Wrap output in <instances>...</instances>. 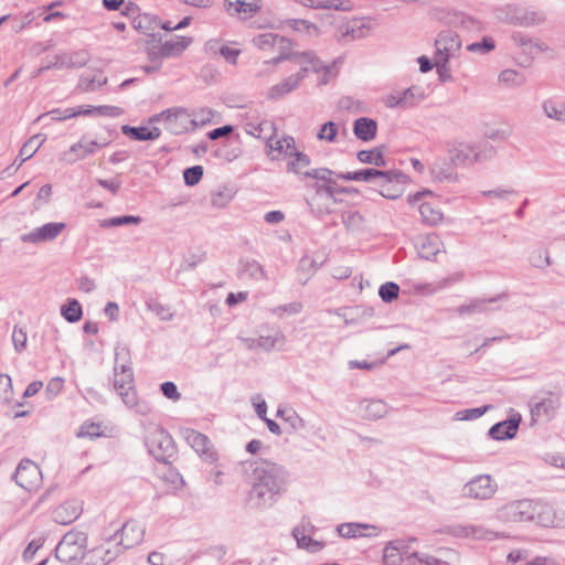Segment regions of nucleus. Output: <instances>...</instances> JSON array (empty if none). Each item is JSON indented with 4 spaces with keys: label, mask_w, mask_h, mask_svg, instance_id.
<instances>
[{
    "label": "nucleus",
    "mask_w": 565,
    "mask_h": 565,
    "mask_svg": "<svg viewBox=\"0 0 565 565\" xmlns=\"http://www.w3.org/2000/svg\"><path fill=\"white\" fill-rule=\"evenodd\" d=\"M249 503L257 509L271 507L287 484V471L276 462L258 459L250 463Z\"/></svg>",
    "instance_id": "f257e3e1"
},
{
    "label": "nucleus",
    "mask_w": 565,
    "mask_h": 565,
    "mask_svg": "<svg viewBox=\"0 0 565 565\" xmlns=\"http://www.w3.org/2000/svg\"><path fill=\"white\" fill-rule=\"evenodd\" d=\"M338 174L339 173H335L334 171L329 170L327 168L312 169L303 172L305 177L318 181L312 186L315 189V195L308 202L311 211L317 215H324L330 213V204L327 203L324 206H320L319 201L323 200L324 198L328 199L329 201H333L334 194L340 192V190H338L335 186L337 181L333 178H338ZM341 192L343 191L341 190Z\"/></svg>",
    "instance_id": "f03ea898"
},
{
    "label": "nucleus",
    "mask_w": 565,
    "mask_h": 565,
    "mask_svg": "<svg viewBox=\"0 0 565 565\" xmlns=\"http://www.w3.org/2000/svg\"><path fill=\"white\" fill-rule=\"evenodd\" d=\"M114 387L120 395L124 404L137 414L148 415L151 406L143 399H139L134 386V374L130 366L122 364L120 371L114 367Z\"/></svg>",
    "instance_id": "7ed1b4c3"
},
{
    "label": "nucleus",
    "mask_w": 565,
    "mask_h": 565,
    "mask_svg": "<svg viewBox=\"0 0 565 565\" xmlns=\"http://www.w3.org/2000/svg\"><path fill=\"white\" fill-rule=\"evenodd\" d=\"M452 166H471L492 158L495 149L491 145H470L467 142H450L447 148Z\"/></svg>",
    "instance_id": "20e7f679"
},
{
    "label": "nucleus",
    "mask_w": 565,
    "mask_h": 565,
    "mask_svg": "<svg viewBox=\"0 0 565 565\" xmlns=\"http://www.w3.org/2000/svg\"><path fill=\"white\" fill-rule=\"evenodd\" d=\"M86 546V533L81 531H70L62 537L55 547V556L65 564H71L77 559L83 561Z\"/></svg>",
    "instance_id": "39448f33"
},
{
    "label": "nucleus",
    "mask_w": 565,
    "mask_h": 565,
    "mask_svg": "<svg viewBox=\"0 0 565 565\" xmlns=\"http://www.w3.org/2000/svg\"><path fill=\"white\" fill-rule=\"evenodd\" d=\"M561 406V394L546 391L530 401L532 422H548Z\"/></svg>",
    "instance_id": "423d86ee"
},
{
    "label": "nucleus",
    "mask_w": 565,
    "mask_h": 565,
    "mask_svg": "<svg viewBox=\"0 0 565 565\" xmlns=\"http://www.w3.org/2000/svg\"><path fill=\"white\" fill-rule=\"evenodd\" d=\"M537 502L529 499L515 500L498 511V518L505 522H527L535 519Z\"/></svg>",
    "instance_id": "0eeeda50"
},
{
    "label": "nucleus",
    "mask_w": 565,
    "mask_h": 565,
    "mask_svg": "<svg viewBox=\"0 0 565 565\" xmlns=\"http://www.w3.org/2000/svg\"><path fill=\"white\" fill-rule=\"evenodd\" d=\"M145 529L136 521H128L114 534L107 535V543L118 546L121 552L142 542Z\"/></svg>",
    "instance_id": "6e6552de"
},
{
    "label": "nucleus",
    "mask_w": 565,
    "mask_h": 565,
    "mask_svg": "<svg viewBox=\"0 0 565 565\" xmlns=\"http://www.w3.org/2000/svg\"><path fill=\"white\" fill-rule=\"evenodd\" d=\"M151 121L163 122L166 129L173 135H181L192 129L191 115L185 108L181 107L163 110L160 114L153 116Z\"/></svg>",
    "instance_id": "1a4fd4ad"
},
{
    "label": "nucleus",
    "mask_w": 565,
    "mask_h": 565,
    "mask_svg": "<svg viewBox=\"0 0 565 565\" xmlns=\"http://www.w3.org/2000/svg\"><path fill=\"white\" fill-rule=\"evenodd\" d=\"M497 491V483L490 475H479L463 484L461 495L475 500H488Z\"/></svg>",
    "instance_id": "9d476101"
},
{
    "label": "nucleus",
    "mask_w": 565,
    "mask_h": 565,
    "mask_svg": "<svg viewBox=\"0 0 565 565\" xmlns=\"http://www.w3.org/2000/svg\"><path fill=\"white\" fill-rule=\"evenodd\" d=\"M435 61L449 62L450 58L457 56L461 49V41L457 34L451 31L439 33L435 40Z\"/></svg>",
    "instance_id": "9b49d317"
},
{
    "label": "nucleus",
    "mask_w": 565,
    "mask_h": 565,
    "mask_svg": "<svg viewBox=\"0 0 565 565\" xmlns=\"http://www.w3.org/2000/svg\"><path fill=\"white\" fill-rule=\"evenodd\" d=\"M15 482L26 491L38 489L42 480L40 468L33 461L25 459L22 460L14 475Z\"/></svg>",
    "instance_id": "f8f14e48"
},
{
    "label": "nucleus",
    "mask_w": 565,
    "mask_h": 565,
    "mask_svg": "<svg viewBox=\"0 0 565 565\" xmlns=\"http://www.w3.org/2000/svg\"><path fill=\"white\" fill-rule=\"evenodd\" d=\"M66 227L63 222H51L35 227L29 233L21 235V241L28 244H42L54 241Z\"/></svg>",
    "instance_id": "ddd939ff"
},
{
    "label": "nucleus",
    "mask_w": 565,
    "mask_h": 565,
    "mask_svg": "<svg viewBox=\"0 0 565 565\" xmlns=\"http://www.w3.org/2000/svg\"><path fill=\"white\" fill-rule=\"evenodd\" d=\"M375 25V20L371 18L352 19L348 21L344 26L340 28L341 35L339 41L343 42L347 41V39L352 41L364 39L370 35Z\"/></svg>",
    "instance_id": "4468645a"
},
{
    "label": "nucleus",
    "mask_w": 565,
    "mask_h": 565,
    "mask_svg": "<svg viewBox=\"0 0 565 565\" xmlns=\"http://www.w3.org/2000/svg\"><path fill=\"white\" fill-rule=\"evenodd\" d=\"M429 14L433 19L455 28L471 30L477 25V22L471 17L445 8H431Z\"/></svg>",
    "instance_id": "2eb2a0df"
},
{
    "label": "nucleus",
    "mask_w": 565,
    "mask_h": 565,
    "mask_svg": "<svg viewBox=\"0 0 565 565\" xmlns=\"http://www.w3.org/2000/svg\"><path fill=\"white\" fill-rule=\"evenodd\" d=\"M119 554H121V548L113 546V543L108 544L107 536H105L103 544L85 552L83 562L84 565H107Z\"/></svg>",
    "instance_id": "dca6fc26"
},
{
    "label": "nucleus",
    "mask_w": 565,
    "mask_h": 565,
    "mask_svg": "<svg viewBox=\"0 0 565 565\" xmlns=\"http://www.w3.org/2000/svg\"><path fill=\"white\" fill-rule=\"evenodd\" d=\"M316 527L310 522H301L292 530V536L297 542L299 548L306 550L310 553H317L324 547L322 541L312 539Z\"/></svg>",
    "instance_id": "f3484780"
},
{
    "label": "nucleus",
    "mask_w": 565,
    "mask_h": 565,
    "mask_svg": "<svg viewBox=\"0 0 565 565\" xmlns=\"http://www.w3.org/2000/svg\"><path fill=\"white\" fill-rule=\"evenodd\" d=\"M186 443L195 450V452L207 461H215L217 455L213 449L210 439L191 428H186L183 433Z\"/></svg>",
    "instance_id": "a211bd4d"
},
{
    "label": "nucleus",
    "mask_w": 565,
    "mask_h": 565,
    "mask_svg": "<svg viewBox=\"0 0 565 565\" xmlns=\"http://www.w3.org/2000/svg\"><path fill=\"white\" fill-rule=\"evenodd\" d=\"M262 8L260 0H224L223 9L231 17L248 19Z\"/></svg>",
    "instance_id": "6ab92c4d"
},
{
    "label": "nucleus",
    "mask_w": 565,
    "mask_h": 565,
    "mask_svg": "<svg viewBox=\"0 0 565 565\" xmlns=\"http://www.w3.org/2000/svg\"><path fill=\"white\" fill-rule=\"evenodd\" d=\"M447 533L458 537H472L476 540L492 541L498 539L499 533L481 525H454L448 527Z\"/></svg>",
    "instance_id": "aec40b11"
},
{
    "label": "nucleus",
    "mask_w": 565,
    "mask_h": 565,
    "mask_svg": "<svg viewBox=\"0 0 565 565\" xmlns=\"http://www.w3.org/2000/svg\"><path fill=\"white\" fill-rule=\"evenodd\" d=\"M267 156L271 160H279L282 157H291L296 153V142L291 136H285L280 139L274 140L271 136L266 140Z\"/></svg>",
    "instance_id": "412c9836"
},
{
    "label": "nucleus",
    "mask_w": 565,
    "mask_h": 565,
    "mask_svg": "<svg viewBox=\"0 0 565 565\" xmlns=\"http://www.w3.org/2000/svg\"><path fill=\"white\" fill-rule=\"evenodd\" d=\"M106 146V143H98L96 141H78L70 147V149L63 153L61 160L67 163H74L78 160H83L86 157L94 154L97 149Z\"/></svg>",
    "instance_id": "4be33fe9"
},
{
    "label": "nucleus",
    "mask_w": 565,
    "mask_h": 565,
    "mask_svg": "<svg viewBox=\"0 0 565 565\" xmlns=\"http://www.w3.org/2000/svg\"><path fill=\"white\" fill-rule=\"evenodd\" d=\"M302 81L303 72H297L286 77L280 83L269 87L266 93V97L271 100L279 99L286 96L287 94H290L291 92L296 90L300 86V83Z\"/></svg>",
    "instance_id": "5701e85b"
},
{
    "label": "nucleus",
    "mask_w": 565,
    "mask_h": 565,
    "mask_svg": "<svg viewBox=\"0 0 565 565\" xmlns=\"http://www.w3.org/2000/svg\"><path fill=\"white\" fill-rule=\"evenodd\" d=\"M249 350L260 349L263 351H270L277 347H282L286 342V337L282 331L277 330L273 335H260L258 338H248L243 340Z\"/></svg>",
    "instance_id": "b1692460"
},
{
    "label": "nucleus",
    "mask_w": 565,
    "mask_h": 565,
    "mask_svg": "<svg viewBox=\"0 0 565 565\" xmlns=\"http://www.w3.org/2000/svg\"><path fill=\"white\" fill-rule=\"evenodd\" d=\"M520 423L521 416L516 414L507 420L494 424L488 434L495 440L512 439L518 433Z\"/></svg>",
    "instance_id": "393cba45"
},
{
    "label": "nucleus",
    "mask_w": 565,
    "mask_h": 565,
    "mask_svg": "<svg viewBox=\"0 0 565 565\" xmlns=\"http://www.w3.org/2000/svg\"><path fill=\"white\" fill-rule=\"evenodd\" d=\"M82 511V505L77 501H66L54 510L53 520L58 524L66 525L77 520Z\"/></svg>",
    "instance_id": "a878e982"
},
{
    "label": "nucleus",
    "mask_w": 565,
    "mask_h": 565,
    "mask_svg": "<svg viewBox=\"0 0 565 565\" xmlns=\"http://www.w3.org/2000/svg\"><path fill=\"white\" fill-rule=\"evenodd\" d=\"M533 521L545 527H558L564 523V519L559 516L551 505L539 502L535 519Z\"/></svg>",
    "instance_id": "bb28decb"
},
{
    "label": "nucleus",
    "mask_w": 565,
    "mask_h": 565,
    "mask_svg": "<svg viewBox=\"0 0 565 565\" xmlns=\"http://www.w3.org/2000/svg\"><path fill=\"white\" fill-rule=\"evenodd\" d=\"M192 39L188 36H178L171 40H168L163 43H160V52L161 56L164 58L178 57L183 54V52L191 44Z\"/></svg>",
    "instance_id": "cd10ccee"
},
{
    "label": "nucleus",
    "mask_w": 565,
    "mask_h": 565,
    "mask_svg": "<svg viewBox=\"0 0 565 565\" xmlns=\"http://www.w3.org/2000/svg\"><path fill=\"white\" fill-rule=\"evenodd\" d=\"M292 61L300 65L298 72H303V78L308 72L318 73L326 68L323 62L313 51L298 52L297 58Z\"/></svg>",
    "instance_id": "c85d7f7f"
},
{
    "label": "nucleus",
    "mask_w": 565,
    "mask_h": 565,
    "mask_svg": "<svg viewBox=\"0 0 565 565\" xmlns=\"http://www.w3.org/2000/svg\"><path fill=\"white\" fill-rule=\"evenodd\" d=\"M377 124L369 117H360L353 122V134L362 141H371L376 137Z\"/></svg>",
    "instance_id": "c756f323"
},
{
    "label": "nucleus",
    "mask_w": 565,
    "mask_h": 565,
    "mask_svg": "<svg viewBox=\"0 0 565 565\" xmlns=\"http://www.w3.org/2000/svg\"><path fill=\"white\" fill-rule=\"evenodd\" d=\"M162 23L157 15L150 13H140L134 19V28L151 38L156 36L157 30L162 29Z\"/></svg>",
    "instance_id": "7c9ffc66"
},
{
    "label": "nucleus",
    "mask_w": 565,
    "mask_h": 565,
    "mask_svg": "<svg viewBox=\"0 0 565 565\" xmlns=\"http://www.w3.org/2000/svg\"><path fill=\"white\" fill-rule=\"evenodd\" d=\"M501 298H503V296H498L493 298H475L471 299L469 302L458 307L456 311L459 316L483 313L489 311V306L491 303L497 302Z\"/></svg>",
    "instance_id": "2f4dec72"
},
{
    "label": "nucleus",
    "mask_w": 565,
    "mask_h": 565,
    "mask_svg": "<svg viewBox=\"0 0 565 565\" xmlns=\"http://www.w3.org/2000/svg\"><path fill=\"white\" fill-rule=\"evenodd\" d=\"M443 247V242L436 234H427L419 238L417 244L418 254L422 258L429 259L436 256Z\"/></svg>",
    "instance_id": "473e14b6"
},
{
    "label": "nucleus",
    "mask_w": 565,
    "mask_h": 565,
    "mask_svg": "<svg viewBox=\"0 0 565 565\" xmlns=\"http://www.w3.org/2000/svg\"><path fill=\"white\" fill-rule=\"evenodd\" d=\"M361 414L369 419H380L387 414V405L382 399H363L359 405Z\"/></svg>",
    "instance_id": "72a5a7b5"
},
{
    "label": "nucleus",
    "mask_w": 565,
    "mask_h": 565,
    "mask_svg": "<svg viewBox=\"0 0 565 565\" xmlns=\"http://www.w3.org/2000/svg\"><path fill=\"white\" fill-rule=\"evenodd\" d=\"M341 222L348 232L360 234L366 231V220L358 211H347L341 215Z\"/></svg>",
    "instance_id": "f704fd0d"
},
{
    "label": "nucleus",
    "mask_w": 565,
    "mask_h": 565,
    "mask_svg": "<svg viewBox=\"0 0 565 565\" xmlns=\"http://www.w3.org/2000/svg\"><path fill=\"white\" fill-rule=\"evenodd\" d=\"M62 68H79L87 64L89 54L85 50L60 53Z\"/></svg>",
    "instance_id": "c9c22d12"
},
{
    "label": "nucleus",
    "mask_w": 565,
    "mask_h": 565,
    "mask_svg": "<svg viewBox=\"0 0 565 565\" xmlns=\"http://www.w3.org/2000/svg\"><path fill=\"white\" fill-rule=\"evenodd\" d=\"M121 131L124 135L130 137L134 140H154L158 139L161 135L159 128L154 127L149 129L147 127H131L128 125H124L121 127Z\"/></svg>",
    "instance_id": "e433bc0d"
},
{
    "label": "nucleus",
    "mask_w": 565,
    "mask_h": 565,
    "mask_svg": "<svg viewBox=\"0 0 565 565\" xmlns=\"http://www.w3.org/2000/svg\"><path fill=\"white\" fill-rule=\"evenodd\" d=\"M275 43V50L277 51V56L273 57L274 63H281L284 61H292L297 58L296 51H292V44L291 41L282 35L277 34Z\"/></svg>",
    "instance_id": "4c0bfd02"
},
{
    "label": "nucleus",
    "mask_w": 565,
    "mask_h": 565,
    "mask_svg": "<svg viewBox=\"0 0 565 565\" xmlns=\"http://www.w3.org/2000/svg\"><path fill=\"white\" fill-rule=\"evenodd\" d=\"M542 109L544 115L553 119L559 124L565 125V103L555 100V99H546L542 104Z\"/></svg>",
    "instance_id": "58836bf2"
},
{
    "label": "nucleus",
    "mask_w": 565,
    "mask_h": 565,
    "mask_svg": "<svg viewBox=\"0 0 565 565\" xmlns=\"http://www.w3.org/2000/svg\"><path fill=\"white\" fill-rule=\"evenodd\" d=\"M245 131L253 137L267 140L269 136H273L275 126L269 120H262L257 124L248 121L245 124Z\"/></svg>",
    "instance_id": "ea45409f"
},
{
    "label": "nucleus",
    "mask_w": 565,
    "mask_h": 565,
    "mask_svg": "<svg viewBox=\"0 0 565 565\" xmlns=\"http://www.w3.org/2000/svg\"><path fill=\"white\" fill-rule=\"evenodd\" d=\"M46 140L45 136L43 135H34L32 136L21 148L19 157H21L20 163L18 164V168H20L24 161L32 158L38 150L42 147L44 141Z\"/></svg>",
    "instance_id": "a19ab883"
},
{
    "label": "nucleus",
    "mask_w": 565,
    "mask_h": 565,
    "mask_svg": "<svg viewBox=\"0 0 565 565\" xmlns=\"http://www.w3.org/2000/svg\"><path fill=\"white\" fill-rule=\"evenodd\" d=\"M374 177H381L384 178L385 175L382 174L381 170L369 168V169H362L360 171L355 172H347V173H340L338 174L339 179L347 180V181H364V182H373Z\"/></svg>",
    "instance_id": "79ce46f5"
},
{
    "label": "nucleus",
    "mask_w": 565,
    "mask_h": 565,
    "mask_svg": "<svg viewBox=\"0 0 565 565\" xmlns=\"http://www.w3.org/2000/svg\"><path fill=\"white\" fill-rule=\"evenodd\" d=\"M236 191L230 186H220L211 194V204L216 209L226 207L234 199Z\"/></svg>",
    "instance_id": "37998d69"
},
{
    "label": "nucleus",
    "mask_w": 565,
    "mask_h": 565,
    "mask_svg": "<svg viewBox=\"0 0 565 565\" xmlns=\"http://www.w3.org/2000/svg\"><path fill=\"white\" fill-rule=\"evenodd\" d=\"M361 163L373 164L375 167H384L385 159L382 147H375L371 150H361L356 154Z\"/></svg>",
    "instance_id": "c03bdc74"
},
{
    "label": "nucleus",
    "mask_w": 565,
    "mask_h": 565,
    "mask_svg": "<svg viewBox=\"0 0 565 565\" xmlns=\"http://www.w3.org/2000/svg\"><path fill=\"white\" fill-rule=\"evenodd\" d=\"M191 115V125L192 129H195L200 126H206L212 122H214V119L216 117V111L209 107H202L194 109Z\"/></svg>",
    "instance_id": "a18cd8bd"
},
{
    "label": "nucleus",
    "mask_w": 565,
    "mask_h": 565,
    "mask_svg": "<svg viewBox=\"0 0 565 565\" xmlns=\"http://www.w3.org/2000/svg\"><path fill=\"white\" fill-rule=\"evenodd\" d=\"M239 274L243 277H248L254 280L265 278V270L263 266L254 259L242 262Z\"/></svg>",
    "instance_id": "49530a36"
},
{
    "label": "nucleus",
    "mask_w": 565,
    "mask_h": 565,
    "mask_svg": "<svg viewBox=\"0 0 565 565\" xmlns=\"http://www.w3.org/2000/svg\"><path fill=\"white\" fill-rule=\"evenodd\" d=\"M370 526L366 524L361 523H343L340 524L337 529L340 536L345 539H352V537H360V536H366L367 534L364 533V530L369 529ZM372 529H375L374 526H371Z\"/></svg>",
    "instance_id": "de8ad7c7"
},
{
    "label": "nucleus",
    "mask_w": 565,
    "mask_h": 565,
    "mask_svg": "<svg viewBox=\"0 0 565 565\" xmlns=\"http://www.w3.org/2000/svg\"><path fill=\"white\" fill-rule=\"evenodd\" d=\"M422 221L428 225H437L443 220V213L439 209L429 203H422L418 207Z\"/></svg>",
    "instance_id": "09e8293b"
},
{
    "label": "nucleus",
    "mask_w": 565,
    "mask_h": 565,
    "mask_svg": "<svg viewBox=\"0 0 565 565\" xmlns=\"http://www.w3.org/2000/svg\"><path fill=\"white\" fill-rule=\"evenodd\" d=\"M403 100V108H408L417 105L425 98L424 89L417 86L408 87L399 93Z\"/></svg>",
    "instance_id": "8fccbe9b"
},
{
    "label": "nucleus",
    "mask_w": 565,
    "mask_h": 565,
    "mask_svg": "<svg viewBox=\"0 0 565 565\" xmlns=\"http://www.w3.org/2000/svg\"><path fill=\"white\" fill-rule=\"evenodd\" d=\"M289 26L299 33H305L308 38H318L320 35V29L302 19H294L289 21Z\"/></svg>",
    "instance_id": "3c124183"
},
{
    "label": "nucleus",
    "mask_w": 565,
    "mask_h": 565,
    "mask_svg": "<svg viewBox=\"0 0 565 565\" xmlns=\"http://www.w3.org/2000/svg\"><path fill=\"white\" fill-rule=\"evenodd\" d=\"M146 308L153 312L161 321H170L174 317V313L171 311L169 306H166L156 299L147 300Z\"/></svg>",
    "instance_id": "603ef678"
},
{
    "label": "nucleus",
    "mask_w": 565,
    "mask_h": 565,
    "mask_svg": "<svg viewBox=\"0 0 565 565\" xmlns=\"http://www.w3.org/2000/svg\"><path fill=\"white\" fill-rule=\"evenodd\" d=\"M61 315L71 323L81 320L83 311L82 306L76 299H71L61 308Z\"/></svg>",
    "instance_id": "864d4df0"
},
{
    "label": "nucleus",
    "mask_w": 565,
    "mask_h": 565,
    "mask_svg": "<svg viewBox=\"0 0 565 565\" xmlns=\"http://www.w3.org/2000/svg\"><path fill=\"white\" fill-rule=\"evenodd\" d=\"M141 223L140 216L122 215L106 218L100 221L99 226L103 228L124 226V225H138Z\"/></svg>",
    "instance_id": "5fc2aeb1"
},
{
    "label": "nucleus",
    "mask_w": 565,
    "mask_h": 565,
    "mask_svg": "<svg viewBox=\"0 0 565 565\" xmlns=\"http://www.w3.org/2000/svg\"><path fill=\"white\" fill-rule=\"evenodd\" d=\"M303 309V305L301 301H292L286 305H280L270 309L271 315L275 317L282 319L286 316H296L299 315Z\"/></svg>",
    "instance_id": "6e6d98bb"
},
{
    "label": "nucleus",
    "mask_w": 565,
    "mask_h": 565,
    "mask_svg": "<svg viewBox=\"0 0 565 565\" xmlns=\"http://www.w3.org/2000/svg\"><path fill=\"white\" fill-rule=\"evenodd\" d=\"M339 124L334 121L324 122L317 134V139L329 143L335 142L339 134Z\"/></svg>",
    "instance_id": "4d7b16f0"
},
{
    "label": "nucleus",
    "mask_w": 565,
    "mask_h": 565,
    "mask_svg": "<svg viewBox=\"0 0 565 565\" xmlns=\"http://www.w3.org/2000/svg\"><path fill=\"white\" fill-rule=\"evenodd\" d=\"M382 174L385 177H374L373 181L380 189H383L393 183H402L405 179V174L398 170L382 171Z\"/></svg>",
    "instance_id": "13d9d810"
},
{
    "label": "nucleus",
    "mask_w": 565,
    "mask_h": 565,
    "mask_svg": "<svg viewBox=\"0 0 565 565\" xmlns=\"http://www.w3.org/2000/svg\"><path fill=\"white\" fill-rule=\"evenodd\" d=\"M294 159L288 162L287 171L292 173H302V169L310 164V158L296 149V153H292Z\"/></svg>",
    "instance_id": "bf43d9fd"
},
{
    "label": "nucleus",
    "mask_w": 565,
    "mask_h": 565,
    "mask_svg": "<svg viewBox=\"0 0 565 565\" xmlns=\"http://www.w3.org/2000/svg\"><path fill=\"white\" fill-rule=\"evenodd\" d=\"M277 33H262L253 39V44L262 51H274Z\"/></svg>",
    "instance_id": "052dcab7"
},
{
    "label": "nucleus",
    "mask_w": 565,
    "mask_h": 565,
    "mask_svg": "<svg viewBox=\"0 0 565 565\" xmlns=\"http://www.w3.org/2000/svg\"><path fill=\"white\" fill-rule=\"evenodd\" d=\"M399 548L395 545L394 542H390L385 548L383 554V561L386 565H401L403 558L399 554Z\"/></svg>",
    "instance_id": "680f3d73"
},
{
    "label": "nucleus",
    "mask_w": 565,
    "mask_h": 565,
    "mask_svg": "<svg viewBox=\"0 0 565 565\" xmlns=\"http://www.w3.org/2000/svg\"><path fill=\"white\" fill-rule=\"evenodd\" d=\"M431 174L437 181H454L457 175L450 166L434 164L431 168Z\"/></svg>",
    "instance_id": "e2e57ef3"
},
{
    "label": "nucleus",
    "mask_w": 565,
    "mask_h": 565,
    "mask_svg": "<svg viewBox=\"0 0 565 565\" xmlns=\"http://www.w3.org/2000/svg\"><path fill=\"white\" fill-rule=\"evenodd\" d=\"M481 194L489 199H494L500 202L508 201L511 196L516 195V191L511 188H497L488 191H482Z\"/></svg>",
    "instance_id": "0e129e2a"
},
{
    "label": "nucleus",
    "mask_w": 565,
    "mask_h": 565,
    "mask_svg": "<svg viewBox=\"0 0 565 565\" xmlns=\"http://www.w3.org/2000/svg\"><path fill=\"white\" fill-rule=\"evenodd\" d=\"M530 262L535 268L540 269L546 268L551 265L548 252L543 248L535 249L531 254Z\"/></svg>",
    "instance_id": "69168bd1"
},
{
    "label": "nucleus",
    "mask_w": 565,
    "mask_h": 565,
    "mask_svg": "<svg viewBox=\"0 0 565 565\" xmlns=\"http://www.w3.org/2000/svg\"><path fill=\"white\" fill-rule=\"evenodd\" d=\"M399 287L395 282H385L380 287L379 295L384 302H392L398 297Z\"/></svg>",
    "instance_id": "338daca9"
},
{
    "label": "nucleus",
    "mask_w": 565,
    "mask_h": 565,
    "mask_svg": "<svg viewBox=\"0 0 565 565\" xmlns=\"http://www.w3.org/2000/svg\"><path fill=\"white\" fill-rule=\"evenodd\" d=\"M278 63H274L273 58L263 61L254 70V77L257 79H264L274 74Z\"/></svg>",
    "instance_id": "774afa93"
}]
</instances>
